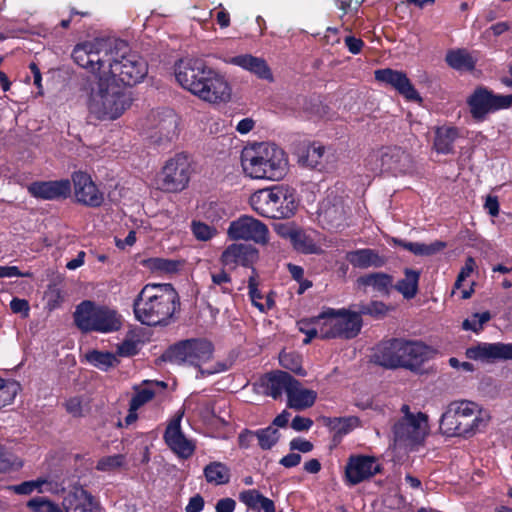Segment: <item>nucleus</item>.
Returning <instances> with one entry per match:
<instances>
[{"label":"nucleus","mask_w":512,"mask_h":512,"mask_svg":"<svg viewBox=\"0 0 512 512\" xmlns=\"http://www.w3.org/2000/svg\"><path fill=\"white\" fill-rule=\"evenodd\" d=\"M72 58L82 68L114 82L118 79L125 86L140 82L148 71L147 63L122 40L94 39L77 44Z\"/></svg>","instance_id":"obj_1"},{"label":"nucleus","mask_w":512,"mask_h":512,"mask_svg":"<svg viewBox=\"0 0 512 512\" xmlns=\"http://www.w3.org/2000/svg\"><path fill=\"white\" fill-rule=\"evenodd\" d=\"M178 299L171 284H147L134 300L135 317L148 326L164 323L175 313Z\"/></svg>","instance_id":"obj_2"},{"label":"nucleus","mask_w":512,"mask_h":512,"mask_svg":"<svg viewBox=\"0 0 512 512\" xmlns=\"http://www.w3.org/2000/svg\"><path fill=\"white\" fill-rule=\"evenodd\" d=\"M241 164L251 178L280 180L287 171L288 160L283 149L273 143H260L243 150Z\"/></svg>","instance_id":"obj_3"},{"label":"nucleus","mask_w":512,"mask_h":512,"mask_svg":"<svg viewBox=\"0 0 512 512\" xmlns=\"http://www.w3.org/2000/svg\"><path fill=\"white\" fill-rule=\"evenodd\" d=\"M489 419L487 411L475 402L455 401L442 414L440 430L446 436L471 437L485 428Z\"/></svg>","instance_id":"obj_4"},{"label":"nucleus","mask_w":512,"mask_h":512,"mask_svg":"<svg viewBox=\"0 0 512 512\" xmlns=\"http://www.w3.org/2000/svg\"><path fill=\"white\" fill-rule=\"evenodd\" d=\"M430 353V348L422 342L394 338L377 346L374 360L385 368L416 370L428 360Z\"/></svg>","instance_id":"obj_5"},{"label":"nucleus","mask_w":512,"mask_h":512,"mask_svg":"<svg viewBox=\"0 0 512 512\" xmlns=\"http://www.w3.org/2000/svg\"><path fill=\"white\" fill-rule=\"evenodd\" d=\"M249 203L258 215L271 219L290 218L297 209L294 190L284 185L257 190Z\"/></svg>","instance_id":"obj_6"},{"label":"nucleus","mask_w":512,"mask_h":512,"mask_svg":"<svg viewBox=\"0 0 512 512\" xmlns=\"http://www.w3.org/2000/svg\"><path fill=\"white\" fill-rule=\"evenodd\" d=\"M98 88L90 96L89 109L98 119H116L129 107L131 98L109 78L98 75Z\"/></svg>","instance_id":"obj_7"},{"label":"nucleus","mask_w":512,"mask_h":512,"mask_svg":"<svg viewBox=\"0 0 512 512\" xmlns=\"http://www.w3.org/2000/svg\"><path fill=\"white\" fill-rule=\"evenodd\" d=\"M74 322L83 332L107 333L121 327V321L116 311L105 306H98L89 300L81 302L76 307Z\"/></svg>","instance_id":"obj_8"},{"label":"nucleus","mask_w":512,"mask_h":512,"mask_svg":"<svg viewBox=\"0 0 512 512\" xmlns=\"http://www.w3.org/2000/svg\"><path fill=\"white\" fill-rule=\"evenodd\" d=\"M318 323L321 339H352L360 333L362 327L359 313L346 309H329L318 316Z\"/></svg>","instance_id":"obj_9"},{"label":"nucleus","mask_w":512,"mask_h":512,"mask_svg":"<svg viewBox=\"0 0 512 512\" xmlns=\"http://www.w3.org/2000/svg\"><path fill=\"white\" fill-rule=\"evenodd\" d=\"M213 345L205 339H188L170 347L163 355L164 360L172 363H187L200 367L201 363L211 359Z\"/></svg>","instance_id":"obj_10"},{"label":"nucleus","mask_w":512,"mask_h":512,"mask_svg":"<svg viewBox=\"0 0 512 512\" xmlns=\"http://www.w3.org/2000/svg\"><path fill=\"white\" fill-rule=\"evenodd\" d=\"M467 105L472 118L476 122H483L490 113L508 109L512 106V94H494L486 87H477L467 98Z\"/></svg>","instance_id":"obj_11"},{"label":"nucleus","mask_w":512,"mask_h":512,"mask_svg":"<svg viewBox=\"0 0 512 512\" xmlns=\"http://www.w3.org/2000/svg\"><path fill=\"white\" fill-rule=\"evenodd\" d=\"M190 161L182 153L169 159L157 179L158 188L166 192L182 191L190 180Z\"/></svg>","instance_id":"obj_12"},{"label":"nucleus","mask_w":512,"mask_h":512,"mask_svg":"<svg viewBox=\"0 0 512 512\" xmlns=\"http://www.w3.org/2000/svg\"><path fill=\"white\" fill-rule=\"evenodd\" d=\"M376 162V170L389 173L394 176L412 173L415 169V161L409 151L402 147H384L371 158Z\"/></svg>","instance_id":"obj_13"},{"label":"nucleus","mask_w":512,"mask_h":512,"mask_svg":"<svg viewBox=\"0 0 512 512\" xmlns=\"http://www.w3.org/2000/svg\"><path fill=\"white\" fill-rule=\"evenodd\" d=\"M427 434L428 420L422 412L416 413L415 418L402 417L393 426L394 440L404 446L422 443Z\"/></svg>","instance_id":"obj_14"},{"label":"nucleus","mask_w":512,"mask_h":512,"mask_svg":"<svg viewBox=\"0 0 512 512\" xmlns=\"http://www.w3.org/2000/svg\"><path fill=\"white\" fill-rule=\"evenodd\" d=\"M210 69L201 59L185 58L176 63L175 77L184 89L196 95Z\"/></svg>","instance_id":"obj_15"},{"label":"nucleus","mask_w":512,"mask_h":512,"mask_svg":"<svg viewBox=\"0 0 512 512\" xmlns=\"http://www.w3.org/2000/svg\"><path fill=\"white\" fill-rule=\"evenodd\" d=\"M150 121V139L157 145L172 142L178 135V116L170 109L152 111Z\"/></svg>","instance_id":"obj_16"},{"label":"nucleus","mask_w":512,"mask_h":512,"mask_svg":"<svg viewBox=\"0 0 512 512\" xmlns=\"http://www.w3.org/2000/svg\"><path fill=\"white\" fill-rule=\"evenodd\" d=\"M268 234L269 230L266 224L248 215L232 221L228 228V235L231 239L253 241L258 244H266Z\"/></svg>","instance_id":"obj_17"},{"label":"nucleus","mask_w":512,"mask_h":512,"mask_svg":"<svg viewBox=\"0 0 512 512\" xmlns=\"http://www.w3.org/2000/svg\"><path fill=\"white\" fill-rule=\"evenodd\" d=\"M207 73L195 96L211 104L228 102L231 99L232 89L227 79L212 68Z\"/></svg>","instance_id":"obj_18"},{"label":"nucleus","mask_w":512,"mask_h":512,"mask_svg":"<svg viewBox=\"0 0 512 512\" xmlns=\"http://www.w3.org/2000/svg\"><path fill=\"white\" fill-rule=\"evenodd\" d=\"M184 412L179 411L168 423L164 432L167 446L180 458L188 459L195 451V443L188 439L181 430V420Z\"/></svg>","instance_id":"obj_19"},{"label":"nucleus","mask_w":512,"mask_h":512,"mask_svg":"<svg viewBox=\"0 0 512 512\" xmlns=\"http://www.w3.org/2000/svg\"><path fill=\"white\" fill-rule=\"evenodd\" d=\"M381 472V465L373 456L351 455L348 458L345 475L349 484L356 485Z\"/></svg>","instance_id":"obj_20"},{"label":"nucleus","mask_w":512,"mask_h":512,"mask_svg":"<svg viewBox=\"0 0 512 512\" xmlns=\"http://www.w3.org/2000/svg\"><path fill=\"white\" fill-rule=\"evenodd\" d=\"M467 358L485 363L512 360V343L480 342L466 349Z\"/></svg>","instance_id":"obj_21"},{"label":"nucleus","mask_w":512,"mask_h":512,"mask_svg":"<svg viewBox=\"0 0 512 512\" xmlns=\"http://www.w3.org/2000/svg\"><path fill=\"white\" fill-rule=\"evenodd\" d=\"M72 181L76 200L89 207H99L104 202L103 193L97 188L91 176L82 171L73 173Z\"/></svg>","instance_id":"obj_22"},{"label":"nucleus","mask_w":512,"mask_h":512,"mask_svg":"<svg viewBox=\"0 0 512 512\" xmlns=\"http://www.w3.org/2000/svg\"><path fill=\"white\" fill-rule=\"evenodd\" d=\"M375 79L390 85L408 101L422 102V98L416 91L407 75L398 70L390 68L375 71Z\"/></svg>","instance_id":"obj_23"},{"label":"nucleus","mask_w":512,"mask_h":512,"mask_svg":"<svg viewBox=\"0 0 512 512\" xmlns=\"http://www.w3.org/2000/svg\"><path fill=\"white\" fill-rule=\"evenodd\" d=\"M258 259V250L249 244L233 243L226 247L220 256V263L223 267L231 270L238 265L249 267Z\"/></svg>","instance_id":"obj_24"},{"label":"nucleus","mask_w":512,"mask_h":512,"mask_svg":"<svg viewBox=\"0 0 512 512\" xmlns=\"http://www.w3.org/2000/svg\"><path fill=\"white\" fill-rule=\"evenodd\" d=\"M348 207L341 198L329 196L322 202L320 208L321 221L331 229L345 226Z\"/></svg>","instance_id":"obj_25"},{"label":"nucleus","mask_w":512,"mask_h":512,"mask_svg":"<svg viewBox=\"0 0 512 512\" xmlns=\"http://www.w3.org/2000/svg\"><path fill=\"white\" fill-rule=\"evenodd\" d=\"M64 512H96L95 498L82 486H73L62 501Z\"/></svg>","instance_id":"obj_26"},{"label":"nucleus","mask_w":512,"mask_h":512,"mask_svg":"<svg viewBox=\"0 0 512 512\" xmlns=\"http://www.w3.org/2000/svg\"><path fill=\"white\" fill-rule=\"evenodd\" d=\"M29 193L44 200L67 198L71 192L69 180L33 182L28 186Z\"/></svg>","instance_id":"obj_27"},{"label":"nucleus","mask_w":512,"mask_h":512,"mask_svg":"<svg viewBox=\"0 0 512 512\" xmlns=\"http://www.w3.org/2000/svg\"><path fill=\"white\" fill-rule=\"evenodd\" d=\"M293 384H296V379L281 370L266 374L260 381L263 393L274 399L281 397L283 392L287 394Z\"/></svg>","instance_id":"obj_28"},{"label":"nucleus","mask_w":512,"mask_h":512,"mask_svg":"<svg viewBox=\"0 0 512 512\" xmlns=\"http://www.w3.org/2000/svg\"><path fill=\"white\" fill-rule=\"evenodd\" d=\"M358 289L367 293L371 291L379 295H388L393 285V277L383 272H373L360 276L356 280Z\"/></svg>","instance_id":"obj_29"},{"label":"nucleus","mask_w":512,"mask_h":512,"mask_svg":"<svg viewBox=\"0 0 512 512\" xmlns=\"http://www.w3.org/2000/svg\"><path fill=\"white\" fill-rule=\"evenodd\" d=\"M317 393L314 390L306 389L296 380L287 393V406L296 411H302L312 407L316 401Z\"/></svg>","instance_id":"obj_30"},{"label":"nucleus","mask_w":512,"mask_h":512,"mask_svg":"<svg viewBox=\"0 0 512 512\" xmlns=\"http://www.w3.org/2000/svg\"><path fill=\"white\" fill-rule=\"evenodd\" d=\"M229 63L242 67L255 74L257 77L273 81V75L266 61L262 58L252 56L250 54L232 57Z\"/></svg>","instance_id":"obj_31"},{"label":"nucleus","mask_w":512,"mask_h":512,"mask_svg":"<svg viewBox=\"0 0 512 512\" xmlns=\"http://www.w3.org/2000/svg\"><path fill=\"white\" fill-rule=\"evenodd\" d=\"M345 258L352 266L360 269L379 268L385 264L383 257L375 250L368 248L349 251Z\"/></svg>","instance_id":"obj_32"},{"label":"nucleus","mask_w":512,"mask_h":512,"mask_svg":"<svg viewBox=\"0 0 512 512\" xmlns=\"http://www.w3.org/2000/svg\"><path fill=\"white\" fill-rule=\"evenodd\" d=\"M459 133L457 128L443 126L435 131L434 149L438 153L449 154L453 152V144L458 138Z\"/></svg>","instance_id":"obj_33"},{"label":"nucleus","mask_w":512,"mask_h":512,"mask_svg":"<svg viewBox=\"0 0 512 512\" xmlns=\"http://www.w3.org/2000/svg\"><path fill=\"white\" fill-rule=\"evenodd\" d=\"M445 59L447 64L455 70L472 71L475 68V60L464 49L449 51Z\"/></svg>","instance_id":"obj_34"},{"label":"nucleus","mask_w":512,"mask_h":512,"mask_svg":"<svg viewBox=\"0 0 512 512\" xmlns=\"http://www.w3.org/2000/svg\"><path fill=\"white\" fill-rule=\"evenodd\" d=\"M405 277L397 282L395 288L406 299L414 298L418 292L420 273L413 269H405Z\"/></svg>","instance_id":"obj_35"},{"label":"nucleus","mask_w":512,"mask_h":512,"mask_svg":"<svg viewBox=\"0 0 512 512\" xmlns=\"http://www.w3.org/2000/svg\"><path fill=\"white\" fill-rule=\"evenodd\" d=\"M204 475L208 483L223 485L230 480V469L221 462H211L204 468Z\"/></svg>","instance_id":"obj_36"},{"label":"nucleus","mask_w":512,"mask_h":512,"mask_svg":"<svg viewBox=\"0 0 512 512\" xmlns=\"http://www.w3.org/2000/svg\"><path fill=\"white\" fill-rule=\"evenodd\" d=\"M211 285L210 291L221 292L223 294H231L233 292L232 278L230 274L223 268L210 271Z\"/></svg>","instance_id":"obj_37"},{"label":"nucleus","mask_w":512,"mask_h":512,"mask_svg":"<svg viewBox=\"0 0 512 512\" xmlns=\"http://www.w3.org/2000/svg\"><path fill=\"white\" fill-rule=\"evenodd\" d=\"M86 359L94 367L104 371L119 363L115 354L98 350L89 351L86 354Z\"/></svg>","instance_id":"obj_38"},{"label":"nucleus","mask_w":512,"mask_h":512,"mask_svg":"<svg viewBox=\"0 0 512 512\" xmlns=\"http://www.w3.org/2000/svg\"><path fill=\"white\" fill-rule=\"evenodd\" d=\"M324 156L325 147L314 143L306 148L301 160L306 166L320 170L323 168Z\"/></svg>","instance_id":"obj_39"},{"label":"nucleus","mask_w":512,"mask_h":512,"mask_svg":"<svg viewBox=\"0 0 512 512\" xmlns=\"http://www.w3.org/2000/svg\"><path fill=\"white\" fill-rule=\"evenodd\" d=\"M45 485H51V482L48 481L46 478H37L35 480L31 481H25L18 485H13L10 487V489L19 495H29L33 493L34 491H37L39 493H43L44 491H52L51 487L43 488Z\"/></svg>","instance_id":"obj_40"},{"label":"nucleus","mask_w":512,"mask_h":512,"mask_svg":"<svg viewBox=\"0 0 512 512\" xmlns=\"http://www.w3.org/2000/svg\"><path fill=\"white\" fill-rule=\"evenodd\" d=\"M279 362L283 368L290 370L297 375H306V371L302 368V357L297 352H281L279 355Z\"/></svg>","instance_id":"obj_41"},{"label":"nucleus","mask_w":512,"mask_h":512,"mask_svg":"<svg viewBox=\"0 0 512 512\" xmlns=\"http://www.w3.org/2000/svg\"><path fill=\"white\" fill-rule=\"evenodd\" d=\"M26 507L31 512H64V510L56 502L45 496H36L31 498Z\"/></svg>","instance_id":"obj_42"},{"label":"nucleus","mask_w":512,"mask_h":512,"mask_svg":"<svg viewBox=\"0 0 512 512\" xmlns=\"http://www.w3.org/2000/svg\"><path fill=\"white\" fill-rule=\"evenodd\" d=\"M145 266L154 272L174 273L179 269L180 262L164 258H150L145 260Z\"/></svg>","instance_id":"obj_43"},{"label":"nucleus","mask_w":512,"mask_h":512,"mask_svg":"<svg viewBox=\"0 0 512 512\" xmlns=\"http://www.w3.org/2000/svg\"><path fill=\"white\" fill-rule=\"evenodd\" d=\"M259 446L264 449H270L278 441L280 434L276 428L269 426L255 432Z\"/></svg>","instance_id":"obj_44"},{"label":"nucleus","mask_w":512,"mask_h":512,"mask_svg":"<svg viewBox=\"0 0 512 512\" xmlns=\"http://www.w3.org/2000/svg\"><path fill=\"white\" fill-rule=\"evenodd\" d=\"M22 467V462L12 452L0 446V473H6Z\"/></svg>","instance_id":"obj_45"},{"label":"nucleus","mask_w":512,"mask_h":512,"mask_svg":"<svg viewBox=\"0 0 512 512\" xmlns=\"http://www.w3.org/2000/svg\"><path fill=\"white\" fill-rule=\"evenodd\" d=\"M356 313L361 315H370L372 317H381L384 316L387 312V307L383 302L380 301H372L370 303H361L357 306Z\"/></svg>","instance_id":"obj_46"},{"label":"nucleus","mask_w":512,"mask_h":512,"mask_svg":"<svg viewBox=\"0 0 512 512\" xmlns=\"http://www.w3.org/2000/svg\"><path fill=\"white\" fill-rule=\"evenodd\" d=\"M490 319L491 314L488 311L475 313L470 318L463 321L462 328L464 330H471L477 333L483 329L484 324H486Z\"/></svg>","instance_id":"obj_47"},{"label":"nucleus","mask_w":512,"mask_h":512,"mask_svg":"<svg viewBox=\"0 0 512 512\" xmlns=\"http://www.w3.org/2000/svg\"><path fill=\"white\" fill-rule=\"evenodd\" d=\"M258 276L253 270V274L248 279L249 296L254 306L260 311H265V304L261 302L263 296L258 290Z\"/></svg>","instance_id":"obj_48"},{"label":"nucleus","mask_w":512,"mask_h":512,"mask_svg":"<svg viewBox=\"0 0 512 512\" xmlns=\"http://www.w3.org/2000/svg\"><path fill=\"white\" fill-rule=\"evenodd\" d=\"M155 396V391L149 387L136 388V393L130 400L131 411H137L141 406L149 402Z\"/></svg>","instance_id":"obj_49"},{"label":"nucleus","mask_w":512,"mask_h":512,"mask_svg":"<svg viewBox=\"0 0 512 512\" xmlns=\"http://www.w3.org/2000/svg\"><path fill=\"white\" fill-rule=\"evenodd\" d=\"M299 330L304 333L307 337L303 340L305 344L311 342L315 337L320 338V325L318 323V317L314 318L311 322L301 320L298 322Z\"/></svg>","instance_id":"obj_50"},{"label":"nucleus","mask_w":512,"mask_h":512,"mask_svg":"<svg viewBox=\"0 0 512 512\" xmlns=\"http://www.w3.org/2000/svg\"><path fill=\"white\" fill-rule=\"evenodd\" d=\"M290 235V241L293 246L304 253H311L314 249V244L312 241L300 230L293 232Z\"/></svg>","instance_id":"obj_51"},{"label":"nucleus","mask_w":512,"mask_h":512,"mask_svg":"<svg viewBox=\"0 0 512 512\" xmlns=\"http://www.w3.org/2000/svg\"><path fill=\"white\" fill-rule=\"evenodd\" d=\"M125 462V458L123 455H112L103 457L97 463V470L99 471H113L120 468Z\"/></svg>","instance_id":"obj_52"},{"label":"nucleus","mask_w":512,"mask_h":512,"mask_svg":"<svg viewBox=\"0 0 512 512\" xmlns=\"http://www.w3.org/2000/svg\"><path fill=\"white\" fill-rule=\"evenodd\" d=\"M264 497L265 496L254 489L243 491L239 495L240 501L253 510H259V505Z\"/></svg>","instance_id":"obj_53"},{"label":"nucleus","mask_w":512,"mask_h":512,"mask_svg":"<svg viewBox=\"0 0 512 512\" xmlns=\"http://www.w3.org/2000/svg\"><path fill=\"white\" fill-rule=\"evenodd\" d=\"M191 227L194 236L200 241H207L211 239L216 233L214 228L199 221H193Z\"/></svg>","instance_id":"obj_54"},{"label":"nucleus","mask_w":512,"mask_h":512,"mask_svg":"<svg viewBox=\"0 0 512 512\" xmlns=\"http://www.w3.org/2000/svg\"><path fill=\"white\" fill-rule=\"evenodd\" d=\"M139 341L133 338L124 339L117 345V355L122 357H131L138 353Z\"/></svg>","instance_id":"obj_55"},{"label":"nucleus","mask_w":512,"mask_h":512,"mask_svg":"<svg viewBox=\"0 0 512 512\" xmlns=\"http://www.w3.org/2000/svg\"><path fill=\"white\" fill-rule=\"evenodd\" d=\"M16 396V389L13 384L6 383L0 378V408L10 404Z\"/></svg>","instance_id":"obj_56"},{"label":"nucleus","mask_w":512,"mask_h":512,"mask_svg":"<svg viewBox=\"0 0 512 512\" xmlns=\"http://www.w3.org/2000/svg\"><path fill=\"white\" fill-rule=\"evenodd\" d=\"M333 422H334L333 428L337 429L338 433L346 434L353 427H356L358 425V418H356V417L335 418Z\"/></svg>","instance_id":"obj_57"},{"label":"nucleus","mask_w":512,"mask_h":512,"mask_svg":"<svg viewBox=\"0 0 512 512\" xmlns=\"http://www.w3.org/2000/svg\"><path fill=\"white\" fill-rule=\"evenodd\" d=\"M445 247L442 241H435L430 244L418 243V256H431Z\"/></svg>","instance_id":"obj_58"},{"label":"nucleus","mask_w":512,"mask_h":512,"mask_svg":"<svg viewBox=\"0 0 512 512\" xmlns=\"http://www.w3.org/2000/svg\"><path fill=\"white\" fill-rule=\"evenodd\" d=\"M476 267V262L474 258L468 257L465 261V265L462 267L460 273L457 276L456 282H455V288H460L462 282L471 275L473 270Z\"/></svg>","instance_id":"obj_59"},{"label":"nucleus","mask_w":512,"mask_h":512,"mask_svg":"<svg viewBox=\"0 0 512 512\" xmlns=\"http://www.w3.org/2000/svg\"><path fill=\"white\" fill-rule=\"evenodd\" d=\"M10 309L13 313H21L24 318L29 315V303L25 299L13 298L10 302Z\"/></svg>","instance_id":"obj_60"},{"label":"nucleus","mask_w":512,"mask_h":512,"mask_svg":"<svg viewBox=\"0 0 512 512\" xmlns=\"http://www.w3.org/2000/svg\"><path fill=\"white\" fill-rule=\"evenodd\" d=\"M31 273H22L16 266H0V278L30 277Z\"/></svg>","instance_id":"obj_61"},{"label":"nucleus","mask_w":512,"mask_h":512,"mask_svg":"<svg viewBox=\"0 0 512 512\" xmlns=\"http://www.w3.org/2000/svg\"><path fill=\"white\" fill-rule=\"evenodd\" d=\"M344 43L352 54L360 53L364 46V42L360 38H356L351 35L344 38Z\"/></svg>","instance_id":"obj_62"},{"label":"nucleus","mask_w":512,"mask_h":512,"mask_svg":"<svg viewBox=\"0 0 512 512\" xmlns=\"http://www.w3.org/2000/svg\"><path fill=\"white\" fill-rule=\"evenodd\" d=\"M313 425V421L310 418L296 416L291 422V427L295 431H307Z\"/></svg>","instance_id":"obj_63"},{"label":"nucleus","mask_w":512,"mask_h":512,"mask_svg":"<svg viewBox=\"0 0 512 512\" xmlns=\"http://www.w3.org/2000/svg\"><path fill=\"white\" fill-rule=\"evenodd\" d=\"M291 450H298L302 453L310 452L313 449V444L310 441L295 438L290 442Z\"/></svg>","instance_id":"obj_64"}]
</instances>
